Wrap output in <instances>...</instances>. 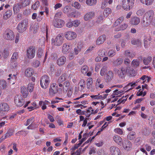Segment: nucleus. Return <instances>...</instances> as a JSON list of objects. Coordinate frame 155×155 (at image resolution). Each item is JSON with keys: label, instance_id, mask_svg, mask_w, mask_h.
I'll return each instance as SVG.
<instances>
[{"label": "nucleus", "instance_id": "obj_1", "mask_svg": "<svg viewBox=\"0 0 155 155\" xmlns=\"http://www.w3.org/2000/svg\"><path fill=\"white\" fill-rule=\"evenodd\" d=\"M64 38L62 35L58 34L55 38H52L51 39V44L53 46H59L64 42Z\"/></svg>", "mask_w": 155, "mask_h": 155}, {"label": "nucleus", "instance_id": "obj_2", "mask_svg": "<svg viewBox=\"0 0 155 155\" xmlns=\"http://www.w3.org/2000/svg\"><path fill=\"white\" fill-rule=\"evenodd\" d=\"M134 1V0H123L122 5V8L126 11L130 10L132 8Z\"/></svg>", "mask_w": 155, "mask_h": 155}, {"label": "nucleus", "instance_id": "obj_3", "mask_svg": "<svg viewBox=\"0 0 155 155\" xmlns=\"http://www.w3.org/2000/svg\"><path fill=\"white\" fill-rule=\"evenodd\" d=\"M4 38L7 40L12 41L14 39L15 34L12 30L7 29L4 33Z\"/></svg>", "mask_w": 155, "mask_h": 155}, {"label": "nucleus", "instance_id": "obj_4", "mask_svg": "<svg viewBox=\"0 0 155 155\" xmlns=\"http://www.w3.org/2000/svg\"><path fill=\"white\" fill-rule=\"evenodd\" d=\"M64 35L65 38L68 41H72L77 36L76 33L72 31L65 32Z\"/></svg>", "mask_w": 155, "mask_h": 155}, {"label": "nucleus", "instance_id": "obj_5", "mask_svg": "<svg viewBox=\"0 0 155 155\" xmlns=\"http://www.w3.org/2000/svg\"><path fill=\"white\" fill-rule=\"evenodd\" d=\"M49 83V77L46 75L42 76L40 80V85L41 87L44 89L47 88Z\"/></svg>", "mask_w": 155, "mask_h": 155}, {"label": "nucleus", "instance_id": "obj_6", "mask_svg": "<svg viewBox=\"0 0 155 155\" xmlns=\"http://www.w3.org/2000/svg\"><path fill=\"white\" fill-rule=\"evenodd\" d=\"M28 24V21L26 20H23L21 21L17 27L18 32L19 33H22L25 31Z\"/></svg>", "mask_w": 155, "mask_h": 155}, {"label": "nucleus", "instance_id": "obj_7", "mask_svg": "<svg viewBox=\"0 0 155 155\" xmlns=\"http://www.w3.org/2000/svg\"><path fill=\"white\" fill-rule=\"evenodd\" d=\"M9 105L5 103H3L0 104V115L3 116L6 114L9 110Z\"/></svg>", "mask_w": 155, "mask_h": 155}, {"label": "nucleus", "instance_id": "obj_8", "mask_svg": "<svg viewBox=\"0 0 155 155\" xmlns=\"http://www.w3.org/2000/svg\"><path fill=\"white\" fill-rule=\"evenodd\" d=\"M72 48L71 44L67 42L64 43L62 47V51L64 54H67Z\"/></svg>", "mask_w": 155, "mask_h": 155}, {"label": "nucleus", "instance_id": "obj_9", "mask_svg": "<svg viewBox=\"0 0 155 155\" xmlns=\"http://www.w3.org/2000/svg\"><path fill=\"white\" fill-rule=\"evenodd\" d=\"M59 86L60 87V88H59L58 90L59 91L60 90H61V91H62L64 93H66L67 90L68 89H69L70 83L68 81L65 82L63 84H61L59 83L58 84Z\"/></svg>", "mask_w": 155, "mask_h": 155}, {"label": "nucleus", "instance_id": "obj_10", "mask_svg": "<svg viewBox=\"0 0 155 155\" xmlns=\"http://www.w3.org/2000/svg\"><path fill=\"white\" fill-rule=\"evenodd\" d=\"M35 48L34 47L31 46L27 50V57L30 59L34 58L35 55Z\"/></svg>", "mask_w": 155, "mask_h": 155}, {"label": "nucleus", "instance_id": "obj_11", "mask_svg": "<svg viewBox=\"0 0 155 155\" xmlns=\"http://www.w3.org/2000/svg\"><path fill=\"white\" fill-rule=\"evenodd\" d=\"M58 91V87L55 83H52L51 84L49 90V94L51 96H53L57 93Z\"/></svg>", "mask_w": 155, "mask_h": 155}, {"label": "nucleus", "instance_id": "obj_12", "mask_svg": "<svg viewBox=\"0 0 155 155\" xmlns=\"http://www.w3.org/2000/svg\"><path fill=\"white\" fill-rule=\"evenodd\" d=\"M14 101L17 106L21 107L24 104L25 101L20 95H17L15 96Z\"/></svg>", "mask_w": 155, "mask_h": 155}, {"label": "nucleus", "instance_id": "obj_13", "mask_svg": "<svg viewBox=\"0 0 155 155\" xmlns=\"http://www.w3.org/2000/svg\"><path fill=\"white\" fill-rule=\"evenodd\" d=\"M83 44L81 42H79L78 43L76 46L74 47V49L75 55H77L81 52L83 48Z\"/></svg>", "mask_w": 155, "mask_h": 155}, {"label": "nucleus", "instance_id": "obj_14", "mask_svg": "<svg viewBox=\"0 0 155 155\" xmlns=\"http://www.w3.org/2000/svg\"><path fill=\"white\" fill-rule=\"evenodd\" d=\"M34 121V118L32 117L29 119H28L26 122L25 123V124L26 126H28L29 124V126L27 127V128L28 129H32L34 128L35 127H38V126L36 125L35 127H33L34 123H33Z\"/></svg>", "mask_w": 155, "mask_h": 155}, {"label": "nucleus", "instance_id": "obj_15", "mask_svg": "<svg viewBox=\"0 0 155 155\" xmlns=\"http://www.w3.org/2000/svg\"><path fill=\"white\" fill-rule=\"evenodd\" d=\"M110 150L112 155H121L119 149L115 146H112L110 148Z\"/></svg>", "mask_w": 155, "mask_h": 155}, {"label": "nucleus", "instance_id": "obj_16", "mask_svg": "<svg viewBox=\"0 0 155 155\" xmlns=\"http://www.w3.org/2000/svg\"><path fill=\"white\" fill-rule=\"evenodd\" d=\"M64 21L61 19H58L54 20L53 25L54 27L57 28H61L64 25Z\"/></svg>", "mask_w": 155, "mask_h": 155}, {"label": "nucleus", "instance_id": "obj_17", "mask_svg": "<svg viewBox=\"0 0 155 155\" xmlns=\"http://www.w3.org/2000/svg\"><path fill=\"white\" fill-rule=\"evenodd\" d=\"M140 22V18L137 16H134L131 18L130 21V23L134 25H138Z\"/></svg>", "mask_w": 155, "mask_h": 155}, {"label": "nucleus", "instance_id": "obj_18", "mask_svg": "<svg viewBox=\"0 0 155 155\" xmlns=\"http://www.w3.org/2000/svg\"><path fill=\"white\" fill-rule=\"evenodd\" d=\"M95 15V13L93 11L88 12L84 15V19L85 21L89 20L93 18Z\"/></svg>", "mask_w": 155, "mask_h": 155}, {"label": "nucleus", "instance_id": "obj_19", "mask_svg": "<svg viewBox=\"0 0 155 155\" xmlns=\"http://www.w3.org/2000/svg\"><path fill=\"white\" fill-rule=\"evenodd\" d=\"M114 74L112 71H109L106 73L104 76V78L107 81H110L113 78Z\"/></svg>", "mask_w": 155, "mask_h": 155}, {"label": "nucleus", "instance_id": "obj_20", "mask_svg": "<svg viewBox=\"0 0 155 155\" xmlns=\"http://www.w3.org/2000/svg\"><path fill=\"white\" fill-rule=\"evenodd\" d=\"M66 58L64 56H62L58 58L57 61V64L59 66L64 65L66 62Z\"/></svg>", "mask_w": 155, "mask_h": 155}, {"label": "nucleus", "instance_id": "obj_21", "mask_svg": "<svg viewBox=\"0 0 155 155\" xmlns=\"http://www.w3.org/2000/svg\"><path fill=\"white\" fill-rule=\"evenodd\" d=\"M22 8L19 3L15 4L14 5L13 7V10L14 13L17 14L20 11Z\"/></svg>", "mask_w": 155, "mask_h": 155}, {"label": "nucleus", "instance_id": "obj_22", "mask_svg": "<svg viewBox=\"0 0 155 155\" xmlns=\"http://www.w3.org/2000/svg\"><path fill=\"white\" fill-rule=\"evenodd\" d=\"M34 73V71L31 68H27L25 71V74L26 77H31Z\"/></svg>", "mask_w": 155, "mask_h": 155}, {"label": "nucleus", "instance_id": "obj_23", "mask_svg": "<svg viewBox=\"0 0 155 155\" xmlns=\"http://www.w3.org/2000/svg\"><path fill=\"white\" fill-rule=\"evenodd\" d=\"M127 72L126 69L125 70L124 68L122 67L120 69L118 70L117 72V74L119 77L123 78L125 77L126 73Z\"/></svg>", "mask_w": 155, "mask_h": 155}, {"label": "nucleus", "instance_id": "obj_24", "mask_svg": "<svg viewBox=\"0 0 155 155\" xmlns=\"http://www.w3.org/2000/svg\"><path fill=\"white\" fill-rule=\"evenodd\" d=\"M81 15V13L77 11H75L70 13L68 15V17H73L74 18H77L79 17Z\"/></svg>", "mask_w": 155, "mask_h": 155}, {"label": "nucleus", "instance_id": "obj_25", "mask_svg": "<svg viewBox=\"0 0 155 155\" xmlns=\"http://www.w3.org/2000/svg\"><path fill=\"white\" fill-rule=\"evenodd\" d=\"M18 64L17 61H14V60H11L10 63L9 65V68L11 69H15L17 68Z\"/></svg>", "mask_w": 155, "mask_h": 155}, {"label": "nucleus", "instance_id": "obj_26", "mask_svg": "<svg viewBox=\"0 0 155 155\" xmlns=\"http://www.w3.org/2000/svg\"><path fill=\"white\" fill-rule=\"evenodd\" d=\"M71 7L69 5H66L62 9V11L63 13L67 14L68 16V14L70 13V12L71 10Z\"/></svg>", "mask_w": 155, "mask_h": 155}, {"label": "nucleus", "instance_id": "obj_27", "mask_svg": "<svg viewBox=\"0 0 155 155\" xmlns=\"http://www.w3.org/2000/svg\"><path fill=\"white\" fill-rule=\"evenodd\" d=\"M113 140L118 144H122V138L119 136L117 135H115L114 136Z\"/></svg>", "mask_w": 155, "mask_h": 155}, {"label": "nucleus", "instance_id": "obj_28", "mask_svg": "<svg viewBox=\"0 0 155 155\" xmlns=\"http://www.w3.org/2000/svg\"><path fill=\"white\" fill-rule=\"evenodd\" d=\"M106 39L105 35H103L99 37L96 41V44L98 45L101 44L103 43Z\"/></svg>", "mask_w": 155, "mask_h": 155}, {"label": "nucleus", "instance_id": "obj_29", "mask_svg": "<svg viewBox=\"0 0 155 155\" xmlns=\"http://www.w3.org/2000/svg\"><path fill=\"white\" fill-rule=\"evenodd\" d=\"M113 0H103L102 2L101 8H104L106 6L108 3L109 5H110L112 3Z\"/></svg>", "mask_w": 155, "mask_h": 155}, {"label": "nucleus", "instance_id": "obj_30", "mask_svg": "<svg viewBox=\"0 0 155 155\" xmlns=\"http://www.w3.org/2000/svg\"><path fill=\"white\" fill-rule=\"evenodd\" d=\"M8 87V85L6 81L4 80H0V89H5Z\"/></svg>", "mask_w": 155, "mask_h": 155}, {"label": "nucleus", "instance_id": "obj_31", "mask_svg": "<svg viewBox=\"0 0 155 155\" xmlns=\"http://www.w3.org/2000/svg\"><path fill=\"white\" fill-rule=\"evenodd\" d=\"M124 55L127 57L130 58H133L134 57L135 54L134 52L129 51L128 50H126L124 52Z\"/></svg>", "mask_w": 155, "mask_h": 155}, {"label": "nucleus", "instance_id": "obj_32", "mask_svg": "<svg viewBox=\"0 0 155 155\" xmlns=\"http://www.w3.org/2000/svg\"><path fill=\"white\" fill-rule=\"evenodd\" d=\"M126 71L132 77L135 76L136 74L135 71L132 69H130V67H127L126 68Z\"/></svg>", "mask_w": 155, "mask_h": 155}, {"label": "nucleus", "instance_id": "obj_33", "mask_svg": "<svg viewBox=\"0 0 155 155\" xmlns=\"http://www.w3.org/2000/svg\"><path fill=\"white\" fill-rule=\"evenodd\" d=\"M21 92L24 97H27L28 91L26 87L24 86L21 87Z\"/></svg>", "mask_w": 155, "mask_h": 155}, {"label": "nucleus", "instance_id": "obj_34", "mask_svg": "<svg viewBox=\"0 0 155 155\" xmlns=\"http://www.w3.org/2000/svg\"><path fill=\"white\" fill-rule=\"evenodd\" d=\"M128 25L127 23H124L121 25L118 28H116L115 31H119L121 30H123L125 29L127 27Z\"/></svg>", "mask_w": 155, "mask_h": 155}, {"label": "nucleus", "instance_id": "obj_35", "mask_svg": "<svg viewBox=\"0 0 155 155\" xmlns=\"http://www.w3.org/2000/svg\"><path fill=\"white\" fill-rule=\"evenodd\" d=\"M143 4L146 5H150L152 4L154 0H140Z\"/></svg>", "mask_w": 155, "mask_h": 155}, {"label": "nucleus", "instance_id": "obj_36", "mask_svg": "<svg viewBox=\"0 0 155 155\" xmlns=\"http://www.w3.org/2000/svg\"><path fill=\"white\" fill-rule=\"evenodd\" d=\"M97 2V0H86V2L88 5L91 6L95 5Z\"/></svg>", "mask_w": 155, "mask_h": 155}, {"label": "nucleus", "instance_id": "obj_37", "mask_svg": "<svg viewBox=\"0 0 155 155\" xmlns=\"http://www.w3.org/2000/svg\"><path fill=\"white\" fill-rule=\"evenodd\" d=\"M112 12L111 9L109 8H106L104 11V17H107Z\"/></svg>", "mask_w": 155, "mask_h": 155}, {"label": "nucleus", "instance_id": "obj_38", "mask_svg": "<svg viewBox=\"0 0 155 155\" xmlns=\"http://www.w3.org/2000/svg\"><path fill=\"white\" fill-rule=\"evenodd\" d=\"M140 64V61L137 59H134L131 62V65L134 68H137Z\"/></svg>", "mask_w": 155, "mask_h": 155}, {"label": "nucleus", "instance_id": "obj_39", "mask_svg": "<svg viewBox=\"0 0 155 155\" xmlns=\"http://www.w3.org/2000/svg\"><path fill=\"white\" fill-rule=\"evenodd\" d=\"M12 15V11L10 10H8L4 14L3 16V18L4 19L7 20Z\"/></svg>", "mask_w": 155, "mask_h": 155}, {"label": "nucleus", "instance_id": "obj_40", "mask_svg": "<svg viewBox=\"0 0 155 155\" xmlns=\"http://www.w3.org/2000/svg\"><path fill=\"white\" fill-rule=\"evenodd\" d=\"M136 133L135 132L132 131L130 132L127 136V138L130 140H133L135 138Z\"/></svg>", "mask_w": 155, "mask_h": 155}, {"label": "nucleus", "instance_id": "obj_41", "mask_svg": "<svg viewBox=\"0 0 155 155\" xmlns=\"http://www.w3.org/2000/svg\"><path fill=\"white\" fill-rule=\"evenodd\" d=\"M22 8L25 7L30 3V0H25L23 2L19 3Z\"/></svg>", "mask_w": 155, "mask_h": 155}, {"label": "nucleus", "instance_id": "obj_42", "mask_svg": "<svg viewBox=\"0 0 155 155\" xmlns=\"http://www.w3.org/2000/svg\"><path fill=\"white\" fill-rule=\"evenodd\" d=\"M40 62L37 60H34L32 63V66L35 68L38 67L40 65Z\"/></svg>", "mask_w": 155, "mask_h": 155}, {"label": "nucleus", "instance_id": "obj_43", "mask_svg": "<svg viewBox=\"0 0 155 155\" xmlns=\"http://www.w3.org/2000/svg\"><path fill=\"white\" fill-rule=\"evenodd\" d=\"M152 59V58L150 56L144 58L143 59V62L145 64L148 65L150 63Z\"/></svg>", "mask_w": 155, "mask_h": 155}, {"label": "nucleus", "instance_id": "obj_44", "mask_svg": "<svg viewBox=\"0 0 155 155\" xmlns=\"http://www.w3.org/2000/svg\"><path fill=\"white\" fill-rule=\"evenodd\" d=\"M93 80L91 78H88L87 80V87L88 89H90L93 84Z\"/></svg>", "mask_w": 155, "mask_h": 155}, {"label": "nucleus", "instance_id": "obj_45", "mask_svg": "<svg viewBox=\"0 0 155 155\" xmlns=\"http://www.w3.org/2000/svg\"><path fill=\"white\" fill-rule=\"evenodd\" d=\"M137 82H132L131 83H129L127 85L126 87H125L124 88V89L125 90H126L127 88L129 86H130L131 87L129 88V90L131 89L132 88V87H134L136 85H137Z\"/></svg>", "mask_w": 155, "mask_h": 155}, {"label": "nucleus", "instance_id": "obj_46", "mask_svg": "<svg viewBox=\"0 0 155 155\" xmlns=\"http://www.w3.org/2000/svg\"><path fill=\"white\" fill-rule=\"evenodd\" d=\"M145 13V10L143 8H140L137 11L136 14L137 16H140L143 15Z\"/></svg>", "mask_w": 155, "mask_h": 155}, {"label": "nucleus", "instance_id": "obj_47", "mask_svg": "<svg viewBox=\"0 0 155 155\" xmlns=\"http://www.w3.org/2000/svg\"><path fill=\"white\" fill-rule=\"evenodd\" d=\"M131 43L134 45H139L141 44V41L139 39H132L131 41Z\"/></svg>", "mask_w": 155, "mask_h": 155}, {"label": "nucleus", "instance_id": "obj_48", "mask_svg": "<svg viewBox=\"0 0 155 155\" xmlns=\"http://www.w3.org/2000/svg\"><path fill=\"white\" fill-rule=\"evenodd\" d=\"M107 70V68L105 66H104L102 67V69H101L100 72V74L101 76H105L106 75V71Z\"/></svg>", "mask_w": 155, "mask_h": 155}, {"label": "nucleus", "instance_id": "obj_49", "mask_svg": "<svg viewBox=\"0 0 155 155\" xmlns=\"http://www.w3.org/2000/svg\"><path fill=\"white\" fill-rule=\"evenodd\" d=\"M124 19V17L123 16L119 18L114 22V26H116L119 25L121 23Z\"/></svg>", "mask_w": 155, "mask_h": 155}, {"label": "nucleus", "instance_id": "obj_50", "mask_svg": "<svg viewBox=\"0 0 155 155\" xmlns=\"http://www.w3.org/2000/svg\"><path fill=\"white\" fill-rule=\"evenodd\" d=\"M67 76L65 74H62L58 78V81L59 82H61L65 80Z\"/></svg>", "mask_w": 155, "mask_h": 155}, {"label": "nucleus", "instance_id": "obj_51", "mask_svg": "<svg viewBox=\"0 0 155 155\" xmlns=\"http://www.w3.org/2000/svg\"><path fill=\"white\" fill-rule=\"evenodd\" d=\"M116 54V51L113 49L110 50L108 52V56L110 57L114 56Z\"/></svg>", "mask_w": 155, "mask_h": 155}, {"label": "nucleus", "instance_id": "obj_52", "mask_svg": "<svg viewBox=\"0 0 155 155\" xmlns=\"http://www.w3.org/2000/svg\"><path fill=\"white\" fill-rule=\"evenodd\" d=\"M40 6V3L39 1L36 2L32 6V8L34 10H37Z\"/></svg>", "mask_w": 155, "mask_h": 155}, {"label": "nucleus", "instance_id": "obj_53", "mask_svg": "<svg viewBox=\"0 0 155 155\" xmlns=\"http://www.w3.org/2000/svg\"><path fill=\"white\" fill-rule=\"evenodd\" d=\"M114 131L115 133H116L120 135H122L123 133V130L119 128H115L114 130Z\"/></svg>", "mask_w": 155, "mask_h": 155}, {"label": "nucleus", "instance_id": "obj_54", "mask_svg": "<svg viewBox=\"0 0 155 155\" xmlns=\"http://www.w3.org/2000/svg\"><path fill=\"white\" fill-rule=\"evenodd\" d=\"M79 84L81 89L82 90L84 89L85 86V81L83 79L81 80L79 83Z\"/></svg>", "mask_w": 155, "mask_h": 155}, {"label": "nucleus", "instance_id": "obj_55", "mask_svg": "<svg viewBox=\"0 0 155 155\" xmlns=\"http://www.w3.org/2000/svg\"><path fill=\"white\" fill-rule=\"evenodd\" d=\"M44 50L43 49L41 48H39L38 49L37 53V55L38 57H41V56H42L44 54Z\"/></svg>", "mask_w": 155, "mask_h": 155}, {"label": "nucleus", "instance_id": "obj_56", "mask_svg": "<svg viewBox=\"0 0 155 155\" xmlns=\"http://www.w3.org/2000/svg\"><path fill=\"white\" fill-rule=\"evenodd\" d=\"M18 57V54L17 52H14L12 54L11 60H14V61H17Z\"/></svg>", "mask_w": 155, "mask_h": 155}, {"label": "nucleus", "instance_id": "obj_57", "mask_svg": "<svg viewBox=\"0 0 155 155\" xmlns=\"http://www.w3.org/2000/svg\"><path fill=\"white\" fill-rule=\"evenodd\" d=\"M34 88V84L30 83L28 85V89L30 92H32Z\"/></svg>", "mask_w": 155, "mask_h": 155}, {"label": "nucleus", "instance_id": "obj_58", "mask_svg": "<svg viewBox=\"0 0 155 155\" xmlns=\"http://www.w3.org/2000/svg\"><path fill=\"white\" fill-rule=\"evenodd\" d=\"M113 117L112 116H109L105 118L104 120L108 121L107 122L110 124L112 122L113 120H112Z\"/></svg>", "mask_w": 155, "mask_h": 155}, {"label": "nucleus", "instance_id": "obj_59", "mask_svg": "<svg viewBox=\"0 0 155 155\" xmlns=\"http://www.w3.org/2000/svg\"><path fill=\"white\" fill-rule=\"evenodd\" d=\"M81 69L82 73L83 74H85L87 72L88 68L87 66L85 65L82 67Z\"/></svg>", "mask_w": 155, "mask_h": 155}, {"label": "nucleus", "instance_id": "obj_60", "mask_svg": "<svg viewBox=\"0 0 155 155\" xmlns=\"http://www.w3.org/2000/svg\"><path fill=\"white\" fill-rule=\"evenodd\" d=\"M73 26L75 27H78L80 23V21L76 20L72 21Z\"/></svg>", "mask_w": 155, "mask_h": 155}, {"label": "nucleus", "instance_id": "obj_61", "mask_svg": "<svg viewBox=\"0 0 155 155\" xmlns=\"http://www.w3.org/2000/svg\"><path fill=\"white\" fill-rule=\"evenodd\" d=\"M73 6L74 8L78 9H79L81 8L80 4L78 2H74Z\"/></svg>", "mask_w": 155, "mask_h": 155}, {"label": "nucleus", "instance_id": "obj_62", "mask_svg": "<svg viewBox=\"0 0 155 155\" xmlns=\"http://www.w3.org/2000/svg\"><path fill=\"white\" fill-rule=\"evenodd\" d=\"M13 134V132L12 131H8L4 136V138H6L12 136Z\"/></svg>", "mask_w": 155, "mask_h": 155}, {"label": "nucleus", "instance_id": "obj_63", "mask_svg": "<svg viewBox=\"0 0 155 155\" xmlns=\"http://www.w3.org/2000/svg\"><path fill=\"white\" fill-rule=\"evenodd\" d=\"M50 103L49 101H44V103L42 106V110H44L46 108V105H48Z\"/></svg>", "mask_w": 155, "mask_h": 155}, {"label": "nucleus", "instance_id": "obj_64", "mask_svg": "<svg viewBox=\"0 0 155 155\" xmlns=\"http://www.w3.org/2000/svg\"><path fill=\"white\" fill-rule=\"evenodd\" d=\"M96 149L94 147H91L90 148V150H89V153L90 155H91L92 154L94 153H96Z\"/></svg>", "mask_w": 155, "mask_h": 155}]
</instances>
